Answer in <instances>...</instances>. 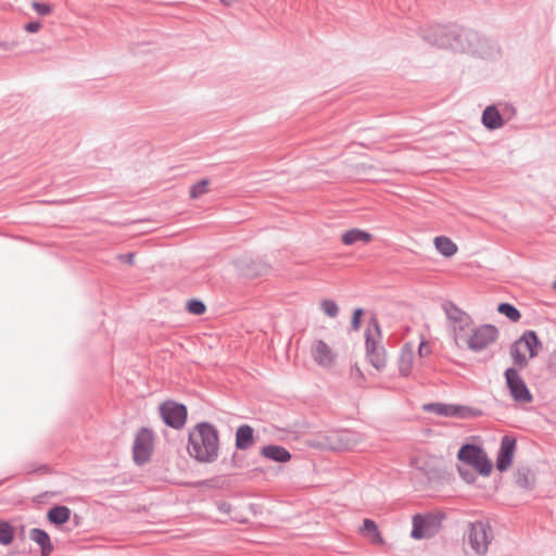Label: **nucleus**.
I'll return each mask as SVG.
<instances>
[{
  "label": "nucleus",
  "instance_id": "nucleus-1",
  "mask_svg": "<svg viewBox=\"0 0 556 556\" xmlns=\"http://www.w3.org/2000/svg\"><path fill=\"white\" fill-rule=\"evenodd\" d=\"M217 429L210 422H200L189 433L188 453L200 463H213L218 457Z\"/></svg>",
  "mask_w": 556,
  "mask_h": 556
},
{
  "label": "nucleus",
  "instance_id": "nucleus-2",
  "mask_svg": "<svg viewBox=\"0 0 556 556\" xmlns=\"http://www.w3.org/2000/svg\"><path fill=\"white\" fill-rule=\"evenodd\" d=\"M463 540L476 556H485L492 541L494 540L490 521L481 519L468 522Z\"/></svg>",
  "mask_w": 556,
  "mask_h": 556
},
{
  "label": "nucleus",
  "instance_id": "nucleus-3",
  "mask_svg": "<svg viewBox=\"0 0 556 556\" xmlns=\"http://www.w3.org/2000/svg\"><path fill=\"white\" fill-rule=\"evenodd\" d=\"M381 330L379 321L376 317H371L365 330L366 356L369 363L378 370L387 365V353L380 345Z\"/></svg>",
  "mask_w": 556,
  "mask_h": 556
},
{
  "label": "nucleus",
  "instance_id": "nucleus-4",
  "mask_svg": "<svg viewBox=\"0 0 556 556\" xmlns=\"http://www.w3.org/2000/svg\"><path fill=\"white\" fill-rule=\"evenodd\" d=\"M447 49L463 53H479L484 45L480 35L472 30L456 25H451Z\"/></svg>",
  "mask_w": 556,
  "mask_h": 556
},
{
  "label": "nucleus",
  "instance_id": "nucleus-5",
  "mask_svg": "<svg viewBox=\"0 0 556 556\" xmlns=\"http://www.w3.org/2000/svg\"><path fill=\"white\" fill-rule=\"evenodd\" d=\"M521 348L529 352V357L533 358L539 354V349L542 348V343L539 337L533 330H526L522 336L514 342L510 349V354L514 364L518 369H523L528 365V358L521 352Z\"/></svg>",
  "mask_w": 556,
  "mask_h": 556
},
{
  "label": "nucleus",
  "instance_id": "nucleus-6",
  "mask_svg": "<svg viewBox=\"0 0 556 556\" xmlns=\"http://www.w3.org/2000/svg\"><path fill=\"white\" fill-rule=\"evenodd\" d=\"M457 458L467 466H471L482 476H489L492 471V462L479 445L466 443L460 446Z\"/></svg>",
  "mask_w": 556,
  "mask_h": 556
},
{
  "label": "nucleus",
  "instance_id": "nucleus-7",
  "mask_svg": "<svg viewBox=\"0 0 556 556\" xmlns=\"http://www.w3.org/2000/svg\"><path fill=\"white\" fill-rule=\"evenodd\" d=\"M233 265L238 275L247 279H254L266 275L269 270V265L260 256L245 254L238 257Z\"/></svg>",
  "mask_w": 556,
  "mask_h": 556
},
{
  "label": "nucleus",
  "instance_id": "nucleus-8",
  "mask_svg": "<svg viewBox=\"0 0 556 556\" xmlns=\"http://www.w3.org/2000/svg\"><path fill=\"white\" fill-rule=\"evenodd\" d=\"M154 447V434L148 428H141L134 440L132 444V458L134 462L142 466L147 464L152 456Z\"/></svg>",
  "mask_w": 556,
  "mask_h": 556
},
{
  "label": "nucleus",
  "instance_id": "nucleus-9",
  "mask_svg": "<svg viewBox=\"0 0 556 556\" xmlns=\"http://www.w3.org/2000/svg\"><path fill=\"white\" fill-rule=\"evenodd\" d=\"M424 410L433 413L439 416L445 417H458V418H475L482 415V412L478 408L469 406L457 405V404H444V403H429L424 405Z\"/></svg>",
  "mask_w": 556,
  "mask_h": 556
},
{
  "label": "nucleus",
  "instance_id": "nucleus-10",
  "mask_svg": "<svg viewBox=\"0 0 556 556\" xmlns=\"http://www.w3.org/2000/svg\"><path fill=\"white\" fill-rule=\"evenodd\" d=\"M506 384L514 401L518 403H530L533 397L525 380L518 372V367H509L504 372Z\"/></svg>",
  "mask_w": 556,
  "mask_h": 556
},
{
  "label": "nucleus",
  "instance_id": "nucleus-11",
  "mask_svg": "<svg viewBox=\"0 0 556 556\" xmlns=\"http://www.w3.org/2000/svg\"><path fill=\"white\" fill-rule=\"evenodd\" d=\"M498 330L493 325H482L475 328L468 338V348L473 352H481L497 340Z\"/></svg>",
  "mask_w": 556,
  "mask_h": 556
},
{
  "label": "nucleus",
  "instance_id": "nucleus-12",
  "mask_svg": "<svg viewBox=\"0 0 556 556\" xmlns=\"http://www.w3.org/2000/svg\"><path fill=\"white\" fill-rule=\"evenodd\" d=\"M160 414L167 426L180 429L186 424L187 407L184 404L167 401L160 406Z\"/></svg>",
  "mask_w": 556,
  "mask_h": 556
},
{
  "label": "nucleus",
  "instance_id": "nucleus-13",
  "mask_svg": "<svg viewBox=\"0 0 556 556\" xmlns=\"http://www.w3.org/2000/svg\"><path fill=\"white\" fill-rule=\"evenodd\" d=\"M451 25H430L420 28L419 34L424 41L438 48L447 49Z\"/></svg>",
  "mask_w": 556,
  "mask_h": 556
},
{
  "label": "nucleus",
  "instance_id": "nucleus-14",
  "mask_svg": "<svg viewBox=\"0 0 556 556\" xmlns=\"http://www.w3.org/2000/svg\"><path fill=\"white\" fill-rule=\"evenodd\" d=\"M328 446L334 451L350 450L358 442L357 433L350 430L332 431L327 437Z\"/></svg>",
  "mask_w": 556,
  "mask_h": 556
},
{
  "label": "nucleus",
  "instance_id": "nucleus-15",
  "mask_svg": "<svg viewBox=\"0 0 556 556\" xmlns=\"http://www.w3.org/2000/svg\"><path fill=\"white\" fill-rule=\"evenodd\" d=\"M515 451L516 439L510 435H504L501 440V446L496 457V469L498 471L503 472L509 468Z\"/></svg>",
  "mask_w": 556,
  "mask_h": 556
},
{
  "label": "nucleus",
  "instance_id": "nucleus-16",
  "mask_svg": "<svg viewBox=\"0 0 556 556\" xmlns=\"http://www.w3.org/2000/svg\"><path fill=\"white\" fill-rule=\"evenodd\" d=\"M443 309L445 312V315L447 319L454 325V329L457 328L459 330H464L465 328L469 327L472 323L471 317L460 309L457 305H455L453 302H445L443 304Z\"/></svg>",
  "mask_w": 556,
  "mask_h": 556
},
{
  "label": "nucleus",
  "instance_id": "nucleus-17",
  "mask_svg": "<svg viewBox=\"0 0 556 556\" xmlns=\"http://www.w3.org/2000/svg\"><path fill=\"white\" fill-rule=\"evenodd\" d=\"M312 356L314 361L323 367H329L334 362V354L332 350L323 340H317L313 343Z\"/></svg>",
  "mask_w": 556,
  "mask_h": 556
},
{
  "label": "nucleus",
  "instance_id": "nucleus-18",
  "mask_svg": "<svg viewBox=\"0 0 556 556\" xmlns=\"http://www.w3.org/2000/svg\"><path fill=\"white\" fill-rule=\"evenodd\" d=\"M254 444V430L250 425H241L236 431V447L240 451L249 450Z\"/></svg>",
  "mask_w": 556,
  "mask_h": 556
},
{
  "label": "nucleus",
  "instance_id": "nucleus-19",
  "mask_svg": "<svg viewBox=\"0 0 556 556\" xmlns=\"http://www.w3.org/2000/svg\"><path fill=\"white\" fill-rule=\"evenodd\" d=\"M261 455L277 463H287L291 459L290 452L280 445H266L261 450Z\"/></svg>",
  "mask_w": 556,
  "mask_h": 556
},
{
  "label": "nucleus",
  "instance_id": "nucleus-20",
  "mask_svg": "<svg viewBox=\"0 0 556 556\" xmlns=\"http://www.w3.org/2000/svg\"><path fill=\"white\" fill-rule=\"evenodd\" d=\"M482 124L490 130H494L503 126V117L494 105H489L483 111Z\"/></svg>",
  "mask_w": 556,
  "mask_h": 556
},
{
  "label": "nucleus",
  "instance_id": "nucleus-21",
  "mask_svg": "<svg viewBox=\"0 0 556 556\" xmlns=\"http://www.w3.org/2000/svg\"><path fill=\"white\" fill-rule=\"evenodd\" d=\"M372 240V235L357 228L350 229L342 235V242L345 245H353L357 242L368 243Z\"/></svg>",
  "mask_w": 556,
  "mask_h": 556
},
{
  "label": "nucleus",
  "instance_id": "nucleus-22",
  "mask_svg": "<svg viewBox=\"0 0 556 556\" xmlns=\"http://www.w3.org/2000/svg\"><path fill=\"white\" fill-rule=\"evenodd\" d=\"M29 539L41 547V556H48L52 551L49 535L40 529H31L28 534Z\"/></svg>",
  "mask_w": 556,
  "mask_h": 556
},
{
  "label": "nucleus",
  "instance_id": "nucleus-23",
  "mask_svg": "<svg viewBox=\"0 0 556 556\" xmlns=\"http://www.w3.org/2000/svg\"><path fill=\"white\" fill-rule=\"evenodd\" d=\"M435 249L445 257H451L457 252V245L450 238L439 236L434 239Z\"/></svg>",
  "mask_w": 556,
  "mask_h": 556
},
{
  "label": "nucleus",
  "instance_id": "nucleus-24",
  "mask_svg": "<svg viewBox=\"0 0 556 556\" xmlns=\"http://www.w3.org/2000/svg\"><path fill=\"white\" fill-rule=\"evenodd\" d=\"M430 526V520L427 517L421 515H416L413 518V530L412 538L415 540H420L427 536L426 531Z\"/></svg>",
  "mask_w": 556,
  "mask_h": 556
},
{
  "label": "nucleus",
  "instance_id": "nucleus-25",
  "mask_svg": "<svg viewBox=\"0 0 556 556\" xmlns=\"http://www.w3.org/2000/svg\"><path fill=\"white\" fill-rule=\"evenodd\" d=\"M363 533L370 538L371 542L375 544H380L383 542V539L378 530L376 522L371 519H365L363 523Z\"/></svg>",
  "mask_w": 556,
  "mask_h": 556
},
{
  "label": "nucleus",
  "instance_id": "nucleus-26",
  "mask_svg": "<svg viewBox=\"0 0 556 556\" xmlns=\"http://www.w3.org/2000/svg\"><path fill=\"white\" fill-rule=\"evenodd\" d=\"M497 312L505 315L510 321L514 323H517L521 318L519 309L515 305L507 302L500 303L497 306Z\"/></svg>",
  "mask_w": 556,
  "mask_h": 556
},
{
  "label": "nucleus",
  "instance_id": "nucleus-27",
  "mask_svg": "<svg viewBox=\"0 0 556 556\" xmlns=\"http://www.w3.org/2000/svg\"><path fill=\"white\" fill-rule=\"evenodd\" d=\"M48 519L55 525H62L68 519V509L64 506L54 507L49 510Z\"/></svg>",
  "mask_w": 556,
  "mask_h": 556
},
{
  "label": "nucleus",
  "instance_id": "nucleus-28",
  "mask_svg": "<svg viewBox=\"0 0 556 556\" xmlns=\"http://www.w3.org/2000/svg\"><path fill=\"white\" fill-rule=\"evenodd\" d=\"M413 369V354L410 351L403 352L399 363V370L401 376L407 377Z\"/></svg>",
  "mask_w": 556,
  "mask_h": 556
},
{
  "label": "nucleus",
  "instance_id": "nucleus-29",
  "mask_svg": "<svg viewBox=\"0 0 556 556\" xmlns=\"http://www.w3.org/2000/svg\"><path fill=\"white\" fill-rule=\"evenodd\" d=\"M210 180L204 178L192 185L189 191L191 199H198L207 192Z\"/></svg>",
  "mask_w": 556,
  "mask_h": 556
},
{
  "label": "nucleus",
  "instance_id": "nucleus-30",
  "mask_svg": "<svg viewBox=\"0 0 556 556\" xmlns=\"http://www.w3.org/2000/svg\"><path fill=\"white\" fill-rule=\"evenodd\" d=\"M531 471L529 468H519L516 473V484L523 489L531 486Z\"/></svg>",
  "mask_w": 556,
  "mask_h": 556
},
{
  "label": "nucleus",
  "instance_id": "nucleus-31",
  "mask_svg": "<svg viewBox=\"0 0 556 556\" xmlns=\"http://www.w3.org/2000/svg\"><path fill=\"white\" fill-rule=\"evenodd\" d=\"M320 308L328 317L334 318L339 314V306L333 300L325 299L320 302Z\"/></svg>",
  "mask_w": 556,
  "mask_h": 556
},
{
  "label": "nucleus",
  "instance_id": "nucleus-32",
  "mask_svg": "<svg viewBox=\"0 0 556 556\" xmlns=\"http://www.w3.org/2000/svg\"><path fill=\"white\" fill-rule=\"evenodd\" d=\"M13 540V530L7 522H0V543L9 544Z\"/></svg>",
  "mask_w": 556,
  "mask_h": 556
},
{
  "label": "nucleus",
  "instance_id": "nucleus-33",
  "mask_svg": "<svg viewBox=\"0 0 556 556\" xmlns=\"http://www.w3.org/2000/svg\"><path fill=\"white\" fill-rule=\"evenodd\" d=\"M187 309L191 314L202 315L205 312L206 307H205V304L202 301L192 299V300L188 301Z\"/></svg>",
  "mask_w": 556,
  "mask_h": 556
},
{
  "label": "nucleus",
  "instance_id": "nucleus-34",
  "mask_svg": "<svg viewBox=\"0 0 556 556\" xmlns=\"http://www.w3.org/2000/svg\"><path fill=\"white\" fill-rule=\"evenodd\" d=\"M459 476L466 481L467 483H473L476 481V475L475 472L466 467V466H458L457 467Z\"/></svg>",
  "mask_w": 556,
  "mask_h": 556
},
{
  "label": "nucleus",
  "instance_id": "nucleus-35",
  "mask_svg": "<svg viewBox=\"0 0 556 556\" xmlns=\"http://www.w3.org/2000/svg\"><path fill=\"white\" fill-rule=\"evenodd\" d=\"M363 314H364L363 308L358 307V308L354 309L353 315H352V320H351V329L353 331L359 330Z\"/></svg>",
  "mask_w": 556,
  "mask_h": 556
},
{
  "label": "nucleus",
  "instance_id": "nucleus-36",
  "mask_svg": "<svg viewBox=\"0 0 556 556\" xmlns=\"http://www.w3.org/2000/svg\"><path fill=\"white\" fill-rule=\"evenodd\" d=\"M31 7L39 15L45 16L51 13V7L47 3L33 2Z\"/></svg>",
  "mask_w": 556,
  "mask_h": 556
},
{
  "label": "nucleus",
  "instance_id": "nucleus-37",
  "mask_svg": "<svg viewBox=\"0 0 556 556\" xmlns=\"http://www.w3.org/2000/svg\"><path fill=\"white\" fill-rule=\"evenodd\" d=\"M41 23L39 22H29L24 26V29L27 33H37L41 29Z\"/></svg>",
  "mask_w": 556,
  "mask_h": 556
},
{
  "label": "nucleus",
  "instance_id": "nucleus-38",
  "mask_svg": "<svg viewBox=\"0 0 556 556\" xmlns=\"http://www.w3.org/2000/svg\"><path fill=\"white\" fill-rule=\"evenodd\" d=\"M118 260L125 264L132 265L135 262V253L129 252L126 254H119Z\"/></svg>",
  "mask_w": 556,
  "mask_h": 556
},
{
  "label": "nucleus",
  "instance_id": "nucleus-39",
  "mask_svg": "<svg viewBox=\"0 0 556 556\" xmlns=\"http://www.w3.org/2000/svg\"><path fill=\"white\" fill-rule=\"evenodd\" d=\"M549 367L556 370V350L551 354L549 357Z\"/></svg>",
  "mask_w": 556,
  "mask_h": 556
},
{
  "label": "nucleus",
  "instance_id": "nucleus-40",
  "mask_svg": "<svg viewBox=\"0 0 556 556\" xmlns=\"http://www.w3.org/2000/svg\"><path fill=\"white\" fill-rule=\"evenodd\" d=\"M238 0H220V2L227 7L235 4Z\"/></svg>",
  "mask_w": 556,
  "mask_h": 556
},
{
  "label": "nucleus",
  "instance_id": "nucleus-41",
  "mask_svg": "<svg viewBox=\"0 0 556 556\" xmlns=\"http://www.w3.org/2000/svg\"><path fill=\"white\" fill-rule=\"evenodd\" d=\"M73 520H74V525H75V526H79V525H80V522H79V517H78L77 515H74Z\"/></svg>",
  "mask_w": 556,
  "mask_h": 556
},
{
  "label": "nucleus",
  "instance_id": "nucleus-42",
  "mask_svg": "<svg viewBox=\"0 0 556 556\" xmlns=\"http://www.w3.org/2000/svg\"><path fill=\"white\" fill-rule=\"evenodd\" d=\"M553 288L556 290V281L553 283Z\"/></svg>",
  "mask_w": 556,
  "mask_h": 556
}]
</instances>
